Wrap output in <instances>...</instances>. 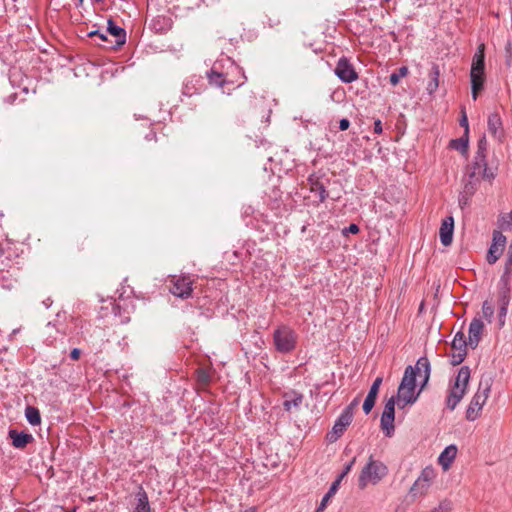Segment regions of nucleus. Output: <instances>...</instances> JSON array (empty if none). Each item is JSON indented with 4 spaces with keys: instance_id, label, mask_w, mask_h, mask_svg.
<instances>
[{
    "instance_id": "38",
    "label": "nucleus",
    "mask_w": 512,
    "mask_h": 512,
    "mask_svg": "<svg viewBox=\"0 0 512 512\" xmlns=\"http://www.w3.org/2000/svg\"><path fill=\"white\" fill-rule=\"evenodd\" d=\"M452 511V503L450 501L444 500L440 502L438 507L432 510V512H451Z\"/></svg>"
},
{
    "instance_id": "53",
    "label": "nucleus",
    "mask_w": 512,
    "mask_h": 512,
    "mask_svg": "<svg viewBox=\"0 0 512 512\" xmlns=\"http://www.w3.org/2000/svg\"><path fill=\"white\" fill-rule=\"evenodd\" d=\"M98 37L102 40V41H106L107 40V37L102 34V33H99Z\"/></svg>"
},
{
    "instance_id": "5",
    "label": "nucleus",
    "mask_w": 512,
    "mask_h": 512,
    "mask_svg": "<svg viewBox=\"0 0 512 512\" xmlns=\"http://www.w3.org/2000/svg\"><path fill=\"white\" fill-rule=\"evenodd\" d=\"M298 335L286 325L279 326L273 332V343L277 352L288 354L292 352L297 345Z\"/></svg>"
},
{
    "instance_id": "36",
    "label": "nucleus",
    "mask_w": 512,
    "mask_h": 512,
    "mask_svg": "<svg viewBox=\"0 0 512 512\" xmlns=\"http://www.w3.org/2000/svg\"><path fill=\"white\" fill-rule=\"evenodd\" d=\"M197 381L200 385L206 386L209 384L211 377L210 374L204 369H198L196 371Z\"/></svg>"
},
{
    "instance_id": "25",
    "label": "nucleus",
    "mask_w": 512,
    "mask_h": 512,
    "mask_svg": "<svg viewBox=\"0 0 512 512\" xmlns=\"http://www.w3.org/2000/svg\"><path fill=\"white\" fill-rule=\"evenodd\" d=\"M430 81L427 84V91L429 94L434 93L439 86L440 70L438 65L434 64L430 71Z\"/></svg>"
},
{
    "instance_id": "12",
    "label": "nucleus",
    "mask_w": 512,
    "mask_h": 512,
    "mask_svg": "<svg viewBox=\"0 0 512 512\" xmlns=\"http://www.w3.org/2000/svg\"><path fill=\"white\" fill-rule=\"evenodd\" d=\"M170 292L182 299H186L191 296L192 293V280L189 277H173L171 280Z\"/></svg>"
},
{
    "instance_id": "17",
    "label": "nucleus",
    "mask_w": 512,
    "mask_h": 512,
    "mask_svg": "<svg viewBox=\"0 0 512 512\" xmlns=\"http://www.w3.org/2000/svg\"><path fill=\"white\" fill-rule=\"evenodd\" d=\"M483 329H484V324L480 319L474 318L471 321V323L469 325V340H468V344L470 347H472V348L477 347V345L481 339Z\"/></svg>"
},
{
    "instance_id": "29",
    "label": "nucleus",
    "mask_w": 512,
    "mask_h": 512,
    "mask_svg": "<svg viewBox=\"0 0 512 512\" xmlns=\"http://www.w3.org/2000/svg\"><path fill=\"white\" fill-rule=\"evenodd\" d=\"M25 416L31 425H38L41 422L39 410L35 407L28 406L25 410Z\"/></svg>"
},
{
    "instance_id": "20",
    "label": "nucleus",
    "mask_w": 512,
    "mask_h": 512,
    "mask_svg": "<svg viewBox=\"0 0 512 512\" xmlns=\"http://www.w3.org/2000/svg\"><path fill=\"white\" fill-rule=\"evenodd\" d=\"M9 437L12 440V444L16 448H24L28 443L33 440V436L28 433H18L15 430L9 431Z\"/></svg>"
},
{
    "instance_id": "11",
    "label": "nucleus",
    "mask_w": 512,
    "mask_h": 512,
    "mask_svg": "<svg viewBox=\"0 0 512 512\" xmlns=\"http://www.w3.org/2000/svg\"><path fill=\"white\" fill-rule=\"evenodd\" d=\"M465 175L468 178H475L476 180L487 179L491 180L494 178V173L487 168L486 161L476 160L467 167Z\"/></svg>"
},
{
    "instance_id": "51",
    "label": "nucleus",
    "mask_w": 512,
    "mask_h": 512,
    "mask_svg": "<svg viewBox=\"0 0 512 512\" xmlns=\"http://www.w3.org/2000/svg\"><path fill=\"white\" fill-rule=\"evenodd\" d=\"M356 405H358V399H354V400L352 401V403L349 405V406H351V411H352V412H353V407H354V406H356Z\"/></svg>"
},
{
    "instance_id": "4",
    "label": "nucleus",
    "mask_w": 512,
    "mask_h": 512,
    "mask_svg": "<svg viewBox=\"0 0 512 512\" xmlns=\"http://www.w3.org/2000/svg\"><path fill=\"white\" fill-rule=\"evenodd\" d=\"M485 45L481 43L477 51L475 52L473 59H472V65H471V71H470V78H471V86H472V97L474 100L478 97V92L482 90L483 84H484V70H485Z\"/></svg>"
},
{
    "instance_id": "35",
    "label": "nucleus",
    "mask_w": 512,
    "mask_h": 512,
    "mask_svg": "<svg viewBox=\"0 0 512 512\" xmlns=\"http://www.w3.org/2000/svg\"><path fill=\"white\" fill-rule=\"evenodd\" d=\"M408 73V68L403 66L401 68H399L398 72H394L390 75V83L393 85V86H396L400 79L405 77Z\"/></svg>"
},
{
    "instance_id": "13",
    "label": "nucleus",
    "mask_w": 512,
    "mask_h": 512,
    "mask_svg": "<svg viewBox=\"0 0 512 512\" xmlns=\"http://www.w3.org/2000/svg\"><path fill=\"white\" fill-rule=\"evenodd\" d=\"M506 244V237L499 231L493 232V241L488 250L487 261L494 264L502 255Z\"/></svg>"
},
{
    "instance_id": "18",
    "label": "nucleus",
    "mask_w": 512,
    "mask_h": 512,
    "mask_svg": "<svg viewBox=\"0 0 512 512\" xmlns=\"http://www.w3.org/2000/svg\"><path fill=\"white\" fill-rule=\"evenodd\" d=\"M498 303H499V310H498L499 327H503L505 324V318L507 316L508 306L510 303L509 290L503 289L502 291H500Z\"/></svg>"
},
{
    "instance_id": "27",
    "label": "nucleus",
    "mask_w": 512,
    "mask_h": 512,
    "mask_svg": "<svg viewBox=\"0 0 512 512\" xmlns=\"http://www.w3.org/2000/svg\"><path fill=\"white\" fill-rule=\"evenodd\" d=\"M480 180L475 178H468L466 175L463 178V191L467 196H472L477 190Z\"/></svg>"
},
{
    "instance_id": "30",
    "label": "nucleus",
    "mask_w": 512,
    "mask_h": 512,
    "mask_svg": "<svg viewBox=\"0 0 512 512\" xmlns=\"http://www.w3.org/2000/svg\"><path fill=\"white\" fill-rule=\"evenodd\" d=\"M340 485V479H336L330 486L328 492L323 496L320 504L322 507H327L328 502L330 499L336 494L338 488Z\"/></svg>"
},
{
    "instance_id": "15",
    "label": "nucleus",
    "mask_w": 512,
    "mask_h": 512,
    "mask_svg": "<svg viewBox=\"0 0 512 512\" xmlns=\"http://www.w3.org/2000/svg\"><path fill=\"white\" fill-rule=\"evenodd\" d=\"M454 233V218L452 216H447L442 220L439 237L440 241L444 246H449L453 240Z\"/></svg>"
},
{
    "instance_id": "45",
    "label": "nucleus",
    "mask_w": 512,
    "mask_h": 512,
    "mask_svg": "<svg viewBox=\"0 0 512 512\" xmlns=\"http://www.w3.org/2000/svg\"><path fill=\"white\" fill-rule=\"evenodd\" d=\"M374 132L377 134L382 133V123L379 119L374 122Z\"/></svg>"
},
{
    "instance_id": "47",
    "label": "nucleus",
    "mask_w": 512,
    "mask_h": 512,
    "mask_svg": "<svg viewBox=\"0 0 512 512\" xmlns=\"http://www.w3.org/2000/svg\"><path fill=\"white\" fill-rule=\"evenodd\" d=\"M512 271V262L510 263L508 259L506 260L505 264V273H510Z\"/></svg>"
},
{
    "instance_id": "42",
    "label": "nucleus",
    "mask_w": 512,
    "mask_h": 512,
    "mask_svg": "<svg viewBox=\"0 0 512 512\" xmlns=\"http://www.w3.org/2000/svg\"><path fill=\"white\" fill-rule=\"evenodd\" d=\"M470 197L471 196H467L466 194H464V191H462L460 198H459V205L461 208H464L468 204Z\"/></svg>"
},
{
    "instance_id": "31",
    "label": "nucleus",
    "mask_w": 512,
    "mask_h": 512,
    "mask_svg": "<svg viewBox=\"0 0 512 512\" xmlns=\"http://www.w3.org/2000/svg\"><path fill=\"white\" fill-rule=\"evenodd\" d=\"M451 147L462 152L466 153L468 150V135H464L459 139H454L450 143Z\"/></svg>"
},
{
    "instance_id": "19",
    "label": "nucleus",
    "mask_w": 512,
    "mask_h": 512,
    "mask_svg": "<svg viewBox=\"0 0 512 512\" xmlns=\"http://www.w3.org/2000/svg\"><path fill=\"white\" fill-rule=\"evenodd\" d=\"M412 368L415 371V377L419 376L420 378L423 379V385L421 387V389H422L424 387V385L428 382L429 377H430L431 369H430V362H429L428 358H426V357L419 358L418 361L416 362V365L412 366Z\"/></svg>"
},
{
    "instance_id": "9",
    "label": "nucleus",
    "mask_w": 512,
    "mask_h": 512,
    "mask_svg": "<svg viewBox=\"0 0 512 512\" xmlns=\"http://www.w3.org/2000/svg\"><path fill=\"white\" fill-rule=\"evenodd\" d=\"M467 345L465 334L462 331H458L451 343V352L449 353L450 363L453 366L459 365L463 362L467 354Z\"/></svg>"
},
{
    "instance_id": "26",
    "label": "nucleus",
    "mask_w": 512,
    "mask_h": 512,
    "mask_svg": "<svg viewBox=\"0 0 512 512\" xmlns=\"http://www.w3.org/2000/svg\"><path fill=\"white\" fill-rule=\"evenodd\" d=\"M394 419L395 416L388 414H382L381 416V429L388 437H391L394 433Z\"/></svg>"
},
{
    "instance_id": "10",
    "label": "nucleus",
    "mask_w": 512,
    "mask_h": 512,
    "mask_svg": "<svg viewBox=\"0 0 512 512\" xmlns=\"http://www.w3.org/2000/svg\"><path fill=\"white\" fill-rule=\"evenodd\" d=\"M328 183L329 179L325 175L314 173L308 178L309 189L318 197L319 202H324L329 196L326 191Z\"/></svg>"
},
{
    "instance_id": "41",
    "label": "nucleus",
    "mask_w": 512,
    "mask_h": 512,
    "mask_svg": "<svg viewBox=\"0 0 512 512\" xmlns=\"http://www.w3.org/2000/svg\"><path fill=\"white\" fill-rule=\"evenodd\" d=\"M460 125L465 128L464 135L467 136L468 132H469V125H468L467 115H466V113L464 111L462 112V117L460 119Z\"/></svg>"
},
{
    "instance_id": "16",
    "label": "nucleus",
    "mask_w": 512,
    "mask_h": 512,
    "mask_svg": "<svg viewBox=\"0 0 512 512\" xmlns=\"http://www.w3.org/2000/svg\"><path fill=\"white\" fill-rule=\"evenodd\" d=\"M382 380V377H377L374 380L372 386L370 387L368 395L366 396L363 403V411L365 412V414H369L373 409Z\"/></svg>"
},
{
    "instance_id": "33",
    "label": "nucleus",
    "mask_w": 512,
    "mask_h": 512,
    "mask_svg": "<svg viewBox=\"0 0 512 512\" xmlns=\"http://www.w3.org/2000/svg\"><path fill=\"white\" fill-rule=\"evenodd\" d=\"M486 150H487V141H486L485 137H482L478 141V149H477V152L475 155V159L480 160V161H486Z\"/></svg>"
},
{
    "instance_id": "43",
    "label": "nucleus",
    "mask_w": 512,
    "mask_h": 512,
    "mask_svg": "<svg viewBox=\"0 0 512 512\" xmlns=\"http://www.w3.org/2000/svg\"><path fill=\"white\" fill-rule=\"evenodd\" d=\"M359 232V227L356 224H350L347 228L344 229L343 233H352L356 234Z\"/></svg>"
},
{
    "instance_id": "22",
    "label": "nucleus",
    "mask_w": 512,
    "mask_h": 512,
    "mask_svg": "<svg viewBox=\"0 0 512 512\" xmlns=\"http://www.w3.org/2000/svg\"><path fill=\"white\" fill-rule=\"evenodd\" d=\"M108 32L115 38V46H122L126 42V32L123 28L115 25L113 20H108Z\"/></svg>"
},
{
    "instance_id": "14",
    "label": "nucleus",
    "mask_w": 512,
    "mask_h": 512,
    "mask_svg": "<svg viewBox=\"0 0 512 512\" xmlns=\"http://www.w3.org/2000/svg\"><path fill=\"white\" fill-rule=\"evenodd\" d=\"M335 74L344 83H351L358 78L352 64L344 58L339 59L335 68Z\"/></svg>"
},
{
    "instance_id": "40",
    "label": "nucleus",
    "mask_w": 512,
    "mask_h": 512,
    "mask_svg": "<svg viewBox=\"0 0 512 512\" xmlns=\"http://www.w3.org/2000/svg\"><path fill=\"white\" fill-rule=\"evenodd\" d=\"M501 227L502 228H506V227L511 228L512 227V211L509 214L502 217Z\"/></svg>"
},
{
    "instance_id": "28",
    "label": "nucleus",
    "mask_w": 512,
    "mask_h": 512,
    "mask_svg": "<svg viewBox=\"0 0 512 512\" xmlns=\"http://www.w3.org/2000/svg\"><path fill=\"white\" fill-rule=\"evenodd\" d=\"M502 122L501 118L497 113L490 114L488 117V130L493 135H496L497 132L501 129Z\"/></svg>"
},
{
    "instance_id": "50",
    "label": "nucleus",
    "mask_w": 512,
    "mask_h": 512,
    "mask_svg": "<svg viewBox=\"0 0 512 512\" xmlns=\"http://www.w3.org/2000/svg\"><path fill=\"white\" fill-rule=\"evenodd\" d=\"M99 33H100V32H99V31H97V30H95V31H91V32H89V33H88V36H89V37L98 36V35H99Z\"/></svg>"
},
{
    "instance_id": "48",
    "label": "nucleus",
    "mask_w": 512,
    "mask_h": 512,
    "mask_svg": "<svg viewBox=\"0 0 512 512\" xmlns=\"http://www.w3.org/2000/svg\"><path fill=\"white\" fill-rule=\"evenodd\" d=\"M507 258L510 263H512V241L509 245L508 252H507Z\"/></svg>"
},
{
    "instance_id": "8",
    "label": "nucleus",
    "mask_w": 512,
    "mask_h": 512,
    "mask_svg": "<svg viewBox=\"0 0 512 512\" xmlns=\"http://www.w3.org/2000/svg\"><path fill=\"white\" fill-rule=\"evenodd\" d=\"M353 420V412L351 406L346 407L340 416L336 419L332 429L327 433V440L331 443L337 441L345 432L346 428Z\"/></svg>"
},
{
    "instance_id": "3",
    "label": "nucleus",
    "mask_w": 512,
    "mask_h": 512,
    "mask_svg": "<svg viewBox=\"0 0 512 512\" xmlns=\"http://www.w3.org/2000/svg\"><path fill=\"white\" fill-rule=\"evenodd\" d=\"M388 473V469L384 463L374 460L370 456L368 463L362 468L358 478V487L365 489L368 484L376 485Z\"/></svg>"
},
{
    "instance_id": "23",
    "label": "nucleus",
    "mask_w": 512,
    "mask_h": 512,
    "mask_svg": "<svg viewBox=\"0 0 512 512\" xmlns=\"http://www.w3.org/2000/svg\"><path fill=\"white\" fill-rule=\"evenodd\" d=\"M136 498L137 504L134 509V512H151V508L148 501V495L142 487L139 488Z\"/></svg>"
},
{
    "instance_id": "21",
    "label": "nucleus",
    "mask_w": 512,
    "mask_h": 512,
    "mask_svg": "<svg viewBox=\"0 0 512 512\" xmlns=\"http://www.w3.org/2000/svg\"><path fill=\"white\" fill-rule=\"evenodd\" d=\"M457 455V447L455 445H450L446 447L442 453L440 454L438 461L439 464L446 470L450 467L452 461L455 459Z\"/></svg>"
},
{
    "instance_id": "44",
    "label": "nucleus",
    "mask_w": 512,
    "mask_h": 512,
    "mask_svg": "<svg viewBox=\"0 0 512 512\" xmlns=\"http://www.w3.org/2000/svg\"><path fill=\"white\" fill-rule=\"evenodd\" d=\"M350 126V121L346 118H343L340 120L339 122V128L340 130L344 131V130H347Z\"/></svg>"
},
{
    "instance_id": "7",
    "label": "nucleus",
    "mask_w": 512,
    "mask_h": 512,
    "mask_svg": "<svg viewBox=\"0 0 512 512\" xmlns=\"http://www.w3.org/2000/svg\"><path fill=\"white\" fill-rule=\"evenodd\" d=\"M436 470L431 467H425L418 478L415 480L414 484L410 488L409 495L412 498H418L426 495L432 486L435 478H436Z\"/></svg>"
},
{
    "instance_id": "39",
    "label": "nucleus",
    "mask_w": 512,
    "mask_h": 512,
    "mask_svg": "<svg viewBox=\"0 0 512 512\" xmlns=\"http://www.w3.org/2000/svg\"><path fill=\"white\" fill-rule=\"evenodd\" d=\"M356 461V458H353L348 464H346L343 472L339 475V477L337 479H340V482L342 481V479L351 471L354 463Z\"/></svg>"
},
{
    "instance_id": "6",
    "label": "nucleus",
    "mask_w": 512,
    "mask_h": 512,
    "mask_svg": "<svg viewBox=\"0 0 512 512\" xmlns=\"http://www.w3.org/2000/svg\"><path fill=\"white\" fill-rule=\"evenodd\" d=\"M491 384L489 380H480L479 387L477 392L474 394L467 410H466V418L469 421H474L478 418L480 411L482 410L484 404L486 403L489 393H490Z\"/></svg>"
},
{
    "instance_id": "1",
    "label": "nucleus",
    "mask_w": 512,
    "mask_h": 512,
    "mask_svg": "<svg viewBox=\"0 0 512 512\" xmlns=\"http://www.w3.org/2000/svg\"><path fill=\"white\" fill-rule=\"evenodd\" d=\"M416 389V379H415V371L412 366L406 367L404 371L403 378L398 387L397 391V405L399 408H404L408 404H413L420 392H415ZM421 391V389L419 390Z\"/></svg>"
},
{
    "instance_id": "49",
    "label": "nucleus",
    "mask_w": 512,
    "mask_h": 512,
    "mask_svg": "<svg viewBox=\"0 0 512 512\" xmlns=\"http://www.w3.org/2000/svg\"><path fill=\"white\" fill-rule=\"evenodd\" d=\"M505 49H506V53L508 54V56L511 57V54H512V44H511V42L507 43Z\"/></svg>"
},
{
    "instance_id": "34",
    "label": "nucleus",
    "mask_w": 512,
    "mask_h": 512,
    "mask_svg": "<svg viewBox=\"0 0 512 512\" xmlns=\"http://www.w3.org/2000/svg\"><path fill=\"white\" fill-rule=\"evenodd\" d=\"M482 315L489 323L492 322L494 316V305L488 300L484 301L482 305Z\"/></svg>"
},
{
    "instance_id": "32",
    "label": "nucleus",
    "mask_w": 512,
    "mask_h": 512,
    "mask_svg": "<svg viewBox=\"0 0 512 512\" xmlns=\"http://www.w3.org/2000/svg\"><path fill=\"white\" fill-rule=\"evenodd\" d=\"M207 76H208L210 84L222 87L226 83V80L224 79L223 74L216 72L214 69H212L207 74Z\"/></svg>"
},
{
    "instance_id": "2",
    "label": "nucleus",
    "mask_w": 512,
    "mask_h": 512,
    "mask_svg": "<svg viewBox=\"0 0 512 512\" xmlns=\"http://www.w3.org/2000/svg\"><path fill=\"white\" fill-rule=\"evenodd\" d=\"M470 380V369L467 366H462L453 384L449 388L448 396L446 398V407L449 410H454L459 402L466 394Z\"/></svg>"
},
{
    "instance_id": "24",
    "label": "nucleus",
    "mask_w": 512,
    "mask_h": 512,
    "mask_svg": "<svg viewBox=\"0 0 512 512\" xmlns=\"http://www.w3.org/2000/svg\"><path fill=\"white\" fill-rule=\"evenodd\" d=\"M303 402V395L293 392L292 397L290 395H285V400L283 402L284 409L286 411H291L293 408H298Z\"/></svg>"
},
{
    "instance_id": "46",
    "label": "nucleus",
    "mask_w": 512,
    "mask_h": 512,
    "mask_svg": "<svg viewBox=\"0 0 512 512\" xmlns=\"http://www.w3.org/2000/svg\"><path fill=\"white\" fill-rule=\"evenodd\" d=\"M80 354H81L80 350H79V349H77V348H74V349L71 351V353H70V357H71L73 360H78V359H79V357H80Z\"/></svg>"
},
{
    "instance_id": "52",
    "label": "nucleus",
    "mask_w": 512,
    "mask_h": 512,
    "mask_svg": "<svg viewBox=\"0 0 512 512\" xmlns=\"http://www.w3.org/2000/svg\"><path fill=\"white\" fill-rule=\"evenodd\" d=\"M325 509L326 507H322V505L320 504L315 512H323Z\"/></svg>"
},
{
    "instance_id": "37",
    "label": "nucleus",
    "mask_w": 512,
    "mask_h": 512,
    "mask_svg": "<svg viewBox=\"0 0 512 512\" xmlns=\"http://www.w3.org/2000/svg\"><path fill=\"white\" fill-rule=\"evenodd\" d=\"M397 398L392 396L385 404L384 411L382 414H388L391 416H395V403Z\"/></svg>"
}]
</instances>
